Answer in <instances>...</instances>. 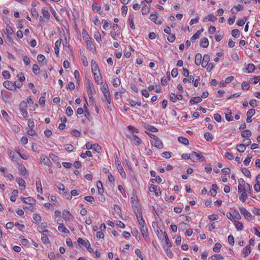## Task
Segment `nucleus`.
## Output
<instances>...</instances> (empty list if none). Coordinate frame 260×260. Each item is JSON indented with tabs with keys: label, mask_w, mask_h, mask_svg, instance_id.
I'll return each mask as SVG.
<instances>
[{
	"label": "nucleus",
	"mask_w": 260,
	"mask_h": 260,
	"mask_svg": "<svg viewBox=\"0 0 260 260\" xmlns=\"http://www.w3.org/2000/svg\"><path fill=\"white\" fill-rule=\"evenodd\" d=\"M2 75L6 79H9L10 78V74L8 71H4L2 72Z\"/></svg>",
	"instance_id": "e2e57ef3"
},
{
	"label": "nucleus",
	"mask_w": 260,
	"mask_h": 260,
	"mask_svg": "<svg viewBox=\"0 0 260 260\" xmlns=\"http://www.w3.org/2000/svg\"><path fill=\"white\" fill-rule=\"evenodd\" d=\"M137 218L142 216V209L139 207L136 206V209L134 210Z\"/></svg>",
	"instance_id": "bb28decb"
},
{
	"label": "nucleus",
	"mask_w": 260,
	"mask_h": 260,
	"mask_svg": "<svg viewBox=\"0 0 260 260\" xmlns=\"http://www.w3.org/2000/svg\"><path fill=\"white\" fill-rule=\"evenodd\" d=\"M241 171L243 173V174L248 177L250 178L251 176V173L246 168H242Z\"/></svg>",
	"instance_id": "a19ab883"
},
{
	"label": "nucleus",
	"mask_w": 260,
	"mask_h": 260,
	"mask_svg": "<svg viewBox=\"0 0 260 260\" xmlns=\"http://www.w3.org/2000/svg\"><path fill=\"white\" fill-rule=\"evenodd\" d=\"M114 211H115V212L118 214V215H120L121 214V208H120V207L118 206V205H114Z\"/></svg>",
	"instance_id": "0e129e2a"
},
{
	"label": "nucleus",
	"mask_w": 260,
	"mask_h": 260,
	"mask_svg": "<svg viewBox=\"0 0 260 260\" xmlns=\"http://www.w3.org/2000/svg\"><path fill=\"white\" fill-rule=\"evenodd\" d=\"M92 7V10L94 12H98L100 11L101 9V7L96 3L93 4Z\"/></svg>",
	"instance_id": "c03bdc74"
},
{
	"label": "nucleus",
	"mask_w": 260,
	"mask_h": 260,
	"mask_svg": "<svg viewBox=\"0 0 260 260\" xmlns=\"http://www.w3.org/2000/svg\"><path fill=\"white\" fill-rule=\"evenodd\" d=\"M150 6L145 5L142 8V13L143 15H146L149 13Z\"/></svg>",
	"instance_id": "cd10ccee"
},
{
	"label": "nucleus",
	"mask_w": 260,
	"mask_h": 260,
	"mask_svg": "<svg viewBox=\"0 0 260 260\" xmlns=\"http://www.w3.org/2000/svg\"><path fill=\"white\" fill-rule=\"evenodd\" d=\"M96 186L98 189V192L99 194L102 195L104 192V188L103 187V184L101 181H98L96 183Z\"/></svg>",
	"instance_id": "393cba45"
},
{
	"label": "nucleus",
	"mask_w": 260,
	"mask_h": 260,
	"mask_svg": "<svg viewBox=\"0 0 260 260\" xmlns=\"http://www.w3.org/2000/svg\"><path fill=\"white\" fill-rule=\"evenodd\" d=\"M178 141L181 143H182L183 144H184L185 145H189V141L188 140L185 138V137H179L178 138Z\"/></svg>",
	"instance_id": "a878e982"
},
{
	"label": "nucleus",
	"mask_w": 260,
	"mask_h": 260,
	"mask_svg": "<svg viewBox=\"0 0 260 260\" xmlns=\"http://www.w3.org/2000/svg\"><path fill=\"white\" fill-rule=\"evenodd\" d=\"M152 144L158 149H161L163 147L162 143L158 138L152 142Z\"/></svg>",
	"instance_id": "1a4fd4ad"
},
{
	"label": "nucleus",
	"mask_w": 260,
	"mask_h": 260,
	"mask_svg": "<svg viewBox=\"0 0 260 260\" xmlns=\"http://www.w3.org/2000/svg\"><path fill=\"white\" fill-rule=\"evenodd\" d=\"M170 247H169V246L166 247V246H164V250H165V252L166 253L167 255H168V256L169 257L172 258L173 257L174 254L172 252L171 249H170Z\"/></svg>",
	"instance_id": "4be33fe9"
},
{
	"label": "nucleus",
	"mask_w": 260,
	"mask_h": 260,
	"mask_svg": "<svg viewBox=\"0 0 260 260\" xmlns=\"http://www.w3.org/2000/svg\"><path fill=\"white\" fill-rule=\"evenodd\" d=\"M86 43L87 44V46L88 49L92 52L95 51V47L94 44L92 43V42L90 40H86Z\"/></svg>",
	"instance_id": "dca6fc26"
},
{
	"label": "nucleus",
	"mask_w": 260,
	"mask_h": 260,
	"mask_svg": "<svg viewBox=\"0 0 260 260\" xmlns=\"http://www.w3.org/2000/svg\"><path fill=\"white\" fill-rule=\"evenodd\" d=\"M94 151L97 152H100L101 150V147L97 143H94L92 145V148Z\"/></svg>",
	"instance_id": "a18cd8bd"
},
{
	"label": "nucleus",
	"mask_w": 260,
	"mask_h": 260,
	"mask_svg": "<svg viewBox=\"0 0 260 260\" xmlns=\"http://www.w3.org/2000/svg\"><path fill=\"white\" fill-rule=\"evenodd\" d=\"M224 156L229 160H232L234 159V156L233 154L229 152H226L225 153Z\"/></svg>",
	"instance_id": "338daca9"
},
{
	"label": "nucleus",
	"mask_w": 260,
	"mask_h": 260,
	"mask_svg": "<svg viewBox=\"0 0 260 260\" xmlns=\"http://www.w3.org/2000/svg\"><path fill=\"white\" fill-rule=\"evenodd\" d=\"M251 136V132L250 130H245L241 133V136L243 138H248Z\"/></svg>",
	"instance_id": "c9c22d12"
},
{
	"label": "nucleus",
	"mask_w": 260,
	"mask_h": 260,
	"mask_svg": "<svg viewBox=\"0 0 260 260\" xmlns=\"http://www.w3.org/2000/svg\"><path fill=\"white\" fill-rule=\"evenodd\" d=\"M202 56L201 53H198L196 55L194 61L197 66H199L201 64H202Z\"/></svg>",
	"instance_id": "aec40b11"
},
{
	"label": "nucleus",
	"mask_w": 260,
	"mask_h": 260,
	"mask_svg": "<svg viewBox=\"0 0 260 260\" xmlns=\"http://www.w3.org/2000/svg\"><path fill=\"white\" fill-rule=\"evenodd\" d=\"M42 14L45 18L47 19V20L49 19L50 15L49 12L47 10H46L45 8H42Z\"/></svg>",
	"instance_id": "72a5a7b5"
},
{
	"label": "nucleus",
	"mask_w": 260,
	"mask_h": 260,
	"mask_svg": "<svg viewBox=\"0 0 260 260\" xmlns=\"http://www.w3.org/2000/svg\"><path fill=\"white\" fill-rule=\"evenodd\" d=\"M16 181L19 184V187H23L24 189L25 188V182L23 179L21 178H17L16 179Z\"/></svg>",
	"instance_id": "c85d7f7f"
},
{
	"label": "nucleus",
	"mask_w": 260,
	"mask_h": 260,
	"mask_svg": "<svg viewBox=\"0 0 260 260\" xmlns=\"http://www.w3.org/2000/svg\"><path fill=\"white\" fill-rule=\"evenodd\" d=\"M135 253L141 260H143L144 259V257L142 254V252L139 249H136L135 250Z\"/></svg>",
	"instance_id": "680f3d73"
},
{
	"label": "nucleus",
	"mask_w": 260,
	"mask_h": 260,
	"mask_svg": "<svg viewBox=\"0 0 260 260\" xmlns=\"http://www.w3.org/2000/svg\"><path fill=\"white\" fill-rule=\"evenodd\" d=\"M27 104L25 101H22L19 105V108L22 116L25 119L28 117V114L26 110Z\"/></svg>",
	"instance_id": "f03ea898"
},
{
	"label": "nucleus",
	"mask_w": 260,
	"mask_h": 260,
	"mask_svg": "<svg viewBox=\"0 0 260 260\" xmlns=\"http://www.w3.org/2000/svg\"><path fill=\"white\" fill-rule=\"evenodd\" d=\"M80 156L83 158H85L86 156L92 157V154L90 151H86L85 153H82L80 154Z\"/></svg>",
	"instance_id": "603ef678"
},
{
	"label": "nucleus",
	"mask_w": 260,
	"mask_h": 260,
	"mask_svg": "<svg viewBox=\"0 0 260 260\" xmlns=\"http://www.w3.org/2000/svg\"><path fill=\"white\" fill-rule=\"evenodd\" d=\"M251 252V247L250 245H247L243 250L242 253L243 254V257H245L247 256Z\"/></svg>",
	"instance_id": "412c9836"
},
{
	"label": "nucleus",
	"mask_w": 260,
	"mask_h": 260,
	"mask_svg": "<svg viewBox=\"0 0 260 260\" xmlns=\"http://www.w3.org/2000/svg\"><path fill=\"white\" fill-rule=\"evenodd\" d=\"M94 80L98 84L102 85L103 84L102 77L100 74H99V76L94 77Z\"/></svg>",
	"instance_id": "49530a36"
},
{
	"label": "nucleus",
	"mask_w": 260,
	"mask_h": 260,
	"mask_svg": "<svg viewBox=\"0 0 260 260\" xmlns=\"http://www.w3.org/2000/svg\"><path fill=\"white\" fill-rule=\"evenodd\" d=\"M131 139L134 141L135 145H139L141 143V140L136 135H132Z\"/></svg>",
	"instance_id": "b1692460"
},
{
	"label": "nucleus",
	"mask_w": 260,
	"mask_h": 260,
	"mask_svg": "<svg viewBox=\"0 0 260 260\" xmlns=\"http://www.w3.org/2000/svg\"><path fill=\"white\" fill-rule=\"evenodd\" d=\"M255 69V66L252 63H249L248 65V68L246 69V70H248L247 73H250L254 72Z\"/></svg>",
	"instance_id": "4c0bfd02"
},
{
	"label": "nucleus",
	"mask_w": 260,
	"mask_h": 260,
	"mask_svg": "<svg viewBox=\"0 0 260 260\" xmlns=\"http://www.w3.org/2000/svg\"><path fill=\"white\" fill-rule=\"evenodd\" d=\"M77 242L79 245L85 246L89 252H90L91 253L93 252V250L91 248L90 244L88 240H84L83 239H82L81 238H79L77 240Z\"/></svg>",
	"instance_id": "7ed1b4c3"
},
{
	"label": "nucleus",
	"mask_w": 260,
	"mask_h": 260,
	"mask_svg": "<svg viewBox=\"0 0 260 260\" xmlns=\"http://www.w3.org/2000/svg\"><path fill=\"white\" fill-rule=\"evenodd\" d=\"M204 138L208 142H211L213 139V135L210 133L209 132L205 133Z\"/></svg>",
	"instance_id": "2f4dec72"
},
{
	"label": "nucleus",
	"mask_w": 260,
	"mask_h": 260,
	"mask_svg": "<svg viewBox=\"0 0 260 260\" xmlns=\"http://www.w3.org/2000/svg\"><path fill=\"white\" fill-rule=\"evenodd\" d=\"M117 169L119 171V172L120 174L121 175V177L123 178H126V174L125 172L124 171V170L121 165V164H119V166L117 167Z\"/></svg>",
	"instance_id": "c756f323"
},
{
	"label": "nucleus",
	"mask_w": 260,
	"mask_h": 260,
	"mask_svg": "<svg viewBox=\"0 0 260 260\" xmlns=\"http://www.w3.org/2000/svg\"><path fill=\"white\" fill-rule=\"evenodd\" d=\"M232 35L233 37L239 38L240 35V32L237 29H234L232 31Z\"/></svg>",
	"instance_id": "ea45409f"
},
{
	"label": "nucleus",
	"mask_w": 260,
	"mask_h": 260,
	"mask_svg": "<svg viewBox=\"0 0 260 260\" xmlns=\"http://www.w3.org/2000/svg\"><path fill=\"white\" fill-rule=\"evenodd\" d=\"M239 210L241 213L243 215L244 217L247 219L249 220V218L251 217V214L250 212H249L245 208L243 207H239Z\"/></svg>",
	"instance_id": "423d86ee"
},
{
	"label": "nucleus",
	"mask_w": 260,
	"mask_h": 260,
	"mask_svg": "<svg viewBox=\"0 0 260 260\" xmlns=\"http://www.w3.org/2000/svg\"><path fill=\"white\" fill-rule=\"evenodd\" d=\"M221 245L219 243H216L213 248V251L215 252H219L220 250Z\"/></svg>",
	"instance_id": "8fccbe9b"
},
{
	"label": "nucleus",
	"mask_w": 260,
	"mask_h": 260,
	"mask_svg": "<svg viewBox=\"0 0 260 260\" xmlns=\"http://www.w3.org/2000/svg\"><path fill=\"white\" fill-rule=\"evenodd\" d=\"M255 113V111L253 109H251L249 110L247 112V117H252L253 116Z\"/></svg>",
	"instance_id": "bf43d9fd"
},
{
	"label": "nucleus",
	"mask_w": 260,
	"mask_h": 260,
	"mask_svg": "<svg viewBox=\"0 0 260 260\" xmlns=\"http://www.w3.org/2000/svg\"><path fill=\"white\" fill-rule=\"evenodd\" d=\"M33 219L38 224L41 220V217L39 214L35 213L33 215Z\"/></svg>",
	"instance_id": "09e8293b"
},
{
	"label": "nucleus",
	"mask_w": 260,
	"mask_h": 260,
	"mask_svg": "<svg viewBox=\"0 0 260 260\" xmlns=\"http://www.w3.org/2000/svg\"><path fill=\"white\" fill-rule=\"evenodd\" d=\"M204 19H207L209 21L215 22L217 20V18L213 14H209L205 17Z\"/></svg>",
	"instance_id": "f704fd0d"
},
{
	"label": "nucleus",
	"mask_w": 260,
	"mask_h": 260,
	"mask_svg": "<svg viewBox=\"0 0 260 260\" xmlns=\"http://www.w3.org/2000/svg\"><path fill=\"white\" fill-rule=\"evenodd\" d=\"M36 184L37 191L40 193H42V187L41 180L39 179V180L36 182Z\"/></svg>",
	"instance_id": "e433bc0d"
},
{
	"label": "nucleus",
	"mask_w": 260,
	"mask_h": 260,
	"mask_svg": "<svg viewBox=\"0 0 260 260\" xmlns=\"http://www.w3.org/2000/svg\"><path fill=\"white\" fill-rule=\"evenodd\" d=\"M210 60V56L208 54H205L204 55L203 58V61L202 62V66L203 68H205L208 65L209 61Z\"/></svg>",
	"instance_id": "9d476101"
},
{
	"label": "nucleus",
	"mask_w": 260,
	"mask_h": 260,
	"mask_svg": "<svg viewBox=\"0 0 260 260\" xmlns=\"http://www.w3.org/2000/svg\"><path fill=\"white\" fill-rule=\"evenodd\" d=\"M260 81V76H256L251 79L249 81L250 83L256 84Z\"/></svg>",
	"instance_id": "864d4df0"
},
{
	"label": "nucleus",
	"mask_w": 260,
	"mask_h": 260,
	"mask_svg": "<svg viewBox=\"0 0 260 260\" xmlns=\"http://www.w3.org/2000/svg\"><path fill=\"white\" fill-rule=\"evenodd\" d=\"M87 85L88 86L87 87V92L88 95H89V99L90 100H93V99L92 95L93 94L94 92H95V89L93 87V83L91 82L89 80H88Z\"/></svg>",
	"instance_id": "39448f33"
},
{
	"label": "nucleus",
	"mask_w": 260,
	"mask_h": 260,
	"mask_svg": "<svg viewBox=\"0 0 260 260\" xmlns=\"http://www.w3.org/2000/svg\"><path fill=\"white\" fill-rule=\"evenodd\" d=\"M141 232L143 237L146 240L147 238H148L149 237L148 236V230L146 225H143L141 226Z\"/></svg>",
	"instance_id": "f8f14e48"
},
{
	"label": "nucleus",
	"mask_w": 260,
	"mask_h": 260,
	"mask_svg": "<svg viewBox=\"0 0 260 260\" xmlns=\"http://www.w3.org/2000/svg\"><path fill=\"white\" fill-rule=\"evenodd\" d=\"M18 169L21 175L24 176L27 173V171L23 165L18 164Z\"/></svg>",
	"instance_id": "ddd939ff"
},
{
	"label": "nucleus",
	"mask_w": 260,
	"mask_h": 260,
	"mask_svg": "<svg viewBox=\"0 0 260 260\" xmlns=\"http://www.w3.org/2000/svg\"><path fill=\"white\" fill-rule=\"evenodd\" d=\"M58 230L63 234H70L69 231L63 225V224H60L58 227Z\"/></svg>",
	"instance_id": "5701e85b"
},
{
	"label": "nucleus",
	"mask_w": 260,
	"mask_h": 260,
	"mask_svg": "<svg viewBox=\"0 0 260 260\" xmlns=\"http://www.w3.org/2000/svg\"><path fill=\"white\" fill-rule=\"evenodd\" d=\"M242 189L246 191L250 190V185L248 183L244 182V183L242 184Z\"/></svg>",
	"instance_id": "13d9d810"
},
{
	"label": "nucleus",
	"mask_w": 260,
	"mask_h": 260,
	"mask_svg": "<svg viewBox=\"0 0 260 260\" xmlns=\"http://www.w3.org/2000/svg\"><path fill=\"white\" fill-rule=\"evenodd\" d=\"M4 86L9 90H12L13 89H16L15 87V85L14 83L10 81H6L3 83Z\"/></svg>",
	"instance_id": "0eeeda50"
},
{
	"label": "nucleus",
	"mask_w": 260,
	"mask_h": 260,
	"mask_svg": "<svg viewBox=\"0 0 260 260\" xmlns=\"http://www.w3.org/2000/svg\"><path fill=\"white\" fill-rule=\"evenodd\" d=\"M226 113L225 114V119L228 121H232L233 120V118L232 116V111L228 108L226 110Z\"/></svg>",
	"instance_id": "2eb2a0df"
},
{
	"label": "nucleus",
	"mask_w": 260,
	"mask_h": 260,
	"mask_svg": "<svg viewBox=\"0 0 260 260\" xmlns=\"http://www.w3.org/2000/svg\"><path fill=\"white\" fill-rule=\"evenodd\" d=\"M62 215L64 217V218H65V219H70L71 216V214L69 212V211L68 210H64L63 211Z\"/></svg>",
	"instance_id": "de8ad7c7"
},
{
	"label": "nucleus",
	"mask_w": 260,
	"mask_h": 260,
	"mask_svg": "<svg viewBox=\"0 0 260 260\" xmlns=\"http://www.w3.org/2000/svg\"><path fill=\"white\" fill-rule=\"evenodd\" d=\"M41 239L42 241L45 244H47L50 242V240L47 234H42Z\"/></svg>",
	"instance_id": "58836bf2"
},
{
	"label": "nucleus",
	"mask_w": 260,
	"mask_h": 260,
	"mask_svg": "<svg viewBox=\"0 0 260 260\" xmlns=\"http://www.w3.org/2000/svg\"><path fill=\"white\" fill-rule=\"evenodd\" d=\"M200 46L203 48H207L209 46V41L207 38H203L201 40Z\"/></svg>",
	"instance_id": "f3484780"
},
{
	"label": "nucleus",
	"mask_w": 260,
	"mask_h": 260,
	"mask_svg": "<svg viewBox=\"0 0 260 260\" xmlns=\"http://www.w3.org/2000/svg\"><path fill=\"white\" fill-rule=\"evenodd\" d=\"M202 101V99L200 96H196L192 97L190 99L189 101V103L191 105H193L194 104H197L200 103Z\"/></svg>",
	"instance_id": "4468645a"
},
{
	"label": "nucleus",
	"mask_w": 260,
	"mask_h": 260,
	"mask_svg": "<svg viewBox=\"0 0 260 260\" xmlns=\"http://www.w3.org/2000/svg\"><path fill=\"white\" fill-rule=\"evenodd\" d=\"M32 71L37 75L40 74V68L37 64H35L32 66Z\"/></svg>",
	"instance_id": "79ce46f5"
},
{
	"label": "nucleus",
	"mask_w": 260,
	"mask_h": 260,
	"mask_svg": "<svg viewBox=\"0 0 260 260\" xmlns=\"http://www.w3.org/2000/svg\"><path fill=\"white\" fill-rule=\"evenodd\" d=\"M94 38L98 41L100 42L101 41V35L99 31H96L94 34Z\"/></svg>",
	"instance_id": "4d7b16f0"
},
{
	"label": "nucleus",
	"mask_w": 260,
	"mask_h": 260,
	"mask_svg": "<svg viewBox=\"0 0 260 260\" xmlns=\"http://www.w3.org/2000/svg\"><path fill=\"white\" fill-rule=\"evenodd\" d=\"M101 90L104 94V98H102L103 102H106L107 104H110L111 97L108 85L107 84H104L101 87Z\"/></svg>",
	"instance_id": "f257e3e1"
},
{
	"label": "nucleus",
	"mask_w": 260,
	"mask_h": 260,
	"mask_svg": "<svg viewBox=\"0 0 260 260\" xmlns=\"http://www.w3.org/2000/svg\"><path fill=\"white\" fill-rule=\"evenodd\" d=\"M61 40L60 39V40H57L55 43L54 50H55V52L57 55H58L59 53V48L61 45Z\"/></svg>",
	"instance_id": "6ab92c4d"
},
{
	"label": "nucleus",
	"mask_w": 260,
	"mask_h": 260,
	"mask_svg": "<svg viewBox=\"0 0 260 260\" xmlns=\"http://www.w3.org/2000/svg\"><path fill=\"white\" fill-rule=\"evenodd\" d=\"M143 124H144V127L145 129H146L151 132L155 133V132H158L157 128L153 125L147 124L145 123H144Z\"/></svg>",
	"instance_id": "9b49d317"
},
{
	"label": "nucleus",
	"mask_w": 260,
	"mask_h": 260,
	"mask_svg": "<svg viewBox=\"0 0 260 260\" xmlns=\"http://www.w3.org/2000/svg\"><path fill=\"white\" fill-rule=\"evenodd\" d=\"M73 110L71 107H68L67 108L66 114L68 116H71L73 114Z\"/></svg>",
	"instance_id": "69168bd1"
},
{
	"label": "nucleus",
	"mask_w": 260,
	"mask_h": 260,
	"mask_svg": "<svg viewBox=\"0 0 260 260\" xmlns=\"http://www.w3.org/2000/svg\"><path fill=\"white\" fill-rule=\"evenodd\" d=\"M250 85L248 82H243L241 84V88L243 90H248L249 88Z\"/></svg>",
	"instance_id": "3c124183"
},
{
	"label": "nucleus",
	"mask_w": 260,
	"mask_h": 260,
	"mask_svg": "<svg viewBox=\"0 0 260 260\" xmlns=\"http://www.w3.org/2000/svg\"><path fill=\"white\" fill-rule=\"evenodd\" d=\"M36 203V201L31 197H27L25 199V203L30 204V205H34Z\"/></svg>",
	"instance_id": "7c9ffc66"
},
{
	"label": "nucleus",
	"mask_w": 260,
	"mask_h": 260,
	"mask_svg": "<svg viewBox=\"0 0 260 260\" xmlns=\"http://www.w3.org/2000/svg\"><path fill=\"white\" fill-rule=\"evenodd\" d=\"M37 59L39 62H41L43 64L46 63V62H44L45 60V57L43 55L39 54L37 56Z\"/></svg>",
	"instance_id": "37998d69"
},
{
	"label": "nucleus",
	"mask_w": 260,
	"mask_h": 260,
	"mask_svg": "<svg viewBox=\"0 0 260 260\" xmlns=\"http://www.w3.org/2000/svg\"><path fill=\"white\" fill-rule=\"evenodd\" d=\"M31 14L34 17L38 18L39 16V14L35 8H32L31 9Z\"/></svg>",
	"instance_id": "774afa93"
},
{
	"label": "nucleus",
	"mask_w": 260,
	"mask_h": 260,
	"mask_svg": "<svg viewBox=\"0 0 260 260\" xmlns=\"http://www.w3.org/2000/svg\"><path fill=\"white\" fill-rule=\"evenodd\" d=\"M164 235H165V241H166V244L169 247H172V244L171 243V242H170V241L169 240V237L168 236L167 234L166 233V232H164Z\"/></svg>",
	"instance_id": "6e6d98bb"
},
{
	"label": "nucleus",
	"mask_w": 260,
	"mask_h": 260,
	"mask_svg": "<svg viewBox=\"0 0 260 260\" xmlns=\"http://www.w3.org/2000/svg\"><path fill=\"white\" fill-rule=\"evenodd\" d=\"M40 159L41 162L46 166H51L52 164L50 158L46 157L45 155H42L41 156Z\"/></svg>",
	"instance_id": "6e6552de"
},
{
	"label": "nucleus",
	"mask_w": 260,
	"mask_h": 260,
	"mask_svg": "<svg viewBox=\"0 0 260 260\" xmlns=\"http://www.w3.org/2000/svg\"><path fill=\"white\" fill-rule=\"evenodd\" d=\"M246 20H247V18L244 17L243 19L240 20L238 21L237 22V24L238 26H242L245 24Z\"/></svg>",
	"instance_id": "052dcab7"
},
{
	"label": "nucleus",
	"mask_w": 260,
	"mask_h": 260,
	"mask_svg": "<svg viewBox=\"0 0 260 260\" xmlns=\"http://www.w3.org/2000/svg\"><path fill=\"white\" fill-rule=\"evenodd\" d=\"M237 150L238 152L243 153L246 150V146L243 144H240L237 145Z\"/></svg>",
	"instance_id": "473e14b6"
},
{
	"label": "nucleus",
	"mask_w": 260,
	"mask_h": 260,
	"mask_svg": "<svg viewBox=\"0 0 260 260\" xmlns=\"http://www.w3.org/2000/svg\"><path fill=\"white\" fill-rule=\"evenodd\" d=\"M233 222L238 231H241L243 229L244 226L241 222L235 220H234Z\"/></svg>",
	"instance_id": "a211bd4d"
},
{
	"label": "nucleus",
	"mask_w": 260,
	"mask_h": 260,
	"mask_svg": "<svg viewBox=\"0 0 260 260\" xmlns=\"http://www.w3.org/2000/svg\"><path fill=\"white\" fill-rule=\"evenodd\" d=\"M246 190L242 189V184H240L238 185V193L240 194L239 199L244 202L247 197V194Z\"/></svg>",
	"instance_id": "20e7f679"
},
{
	"label": "nucleus",
	"mask_w": 260,
	"mask_h": 260,
	"mask_svg": "<svg viewBox=\"0 0 260 260\" xmlns=\"http://www.w3.org/2000/svg\"><path fill=\"white\" fill-rule=\"evenodd\" d=\"M120 83L121 81L119 78H116L115 79H114L113 81V84L114 87H118L120 85Z\"/></svg>",
	"instance_id": "5fc2aeb1"
}]
</instances>
